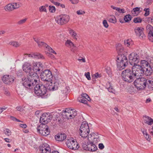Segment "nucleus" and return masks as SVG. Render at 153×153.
I'll return each mask as SVG.
<instances>
[{
  "label": "nucleus",
  "mask_w": 153,
  "mask_h": 153,
  "mask_svg": "<svg viewBox=\"0 0 153 153\" xmlns=\"http://www.w3.org/2000/svg\"><path fill=\"white\" fill-rule=\"evenodd\" d=\"M141 131L145 138L148 141H150L151 139V137L148 134L147 131V129L143 128L141 129Z\"/></svg>",
  "instance_id": "obj_26"
},
{
  "label": "nucleus",
  "mask_w": 153,
  "mask_h": 153,
  "mask_svg": "<svg viewBox=\"0 0 153 153\" xmlns=\"http://www.w3.org/2000/svg\"><path fill=\"white\" fill-rule=\"evenodd\" d=\"M145 64L144 61H141L140 65H136L132 67V71L135 79L140 78L143 75L142 67L146 66Z\"/></svg>",
  "instance_id": "obj_3"
},
{
  "label": "nucleus",
  "mask_w": 153,
  "mask_h": 153,
  "mask_svg": "<svg viewBox=\"0 0 153 153\" xmlns=\"http://www.w3.org/2000/svg\"><path fill=\"white\" fill-rule=\"evenodd\" d=\"M71 113V119L74 118L77 115V112L76 111H74V110H71V111H70Z\"/></svg>",
  "instance_id": "obj_40"
},
{
  "label": "nucleus",
  "mask_w": 153,
  "mask_h": 153,
  "mask_svg": "<svg viewBox=\"0 0 153 153\" xmlns=\"http://www.w3.org/2000/svg\"><path fill=\"white\" fill-rule=\"evenodd\" d=\"M79 131L80 135L82 137L86 138L88 136L90 130L87 122L85 121L82 122Z\"/></svg>",
  "instance_id": "obj_8"
},
{
  "label": "nucleus",
  "mask_w": 153,
  "mask_h": 153,
  "mask_svg": "<svg viewBox=\"0 0 153 153\" xmlns=\"http://www.w3.org/2000/svg\"><path fill=\"white\" fill-rule=\"evenodd\" d=\"M104 146L102 143H100L99 144V148L100 149H104Z\"/></svg>",
  "instance_id": "obj_64"
},
{
  "label": "nucleus",
  "mask_w": 153,
  "mask_h": 153,
  "mask_svg": "<svg viewBox=\"0 0 153 153\" xmlns=\"http://www.w3.org/2000/svg\"><path fill=\"white\" fill-rule=\"evenodd\" d=\"M39 10L40 12H46V9L45 6H42L39 8Z\"/></svg>",
  "instance_id": "obj_55"
},
{
  "label": "nucleus",
  "mask_w": 153,
  "mask_h": 153,
  "mask_svg": "<svg viewBox=\"0 0 153 153\" xmlns=\"http://www.w3.org/2000/svg\"><path fill=\"white\" fill-rule=\"evenodd\" d=\"M142 19L139 17H137L134 18L133 22L135 23H140L142 22Z\"/></svg>",
  "instance_id": "obj_43"
},
{
  "label": "nucleus",
  "mask_w": 153,
  "mask_h": 153,
  "mask_svg": "<svg viewBox=\"0 0 153 153\" xmlns=\"http://www.w3.org/2000/svg\"><path fill=\"white\" fill-rule=\"evenodd\" d=\"M81 96L82 97L86 99L88 101H90L91 100V99L89 96L86 94L82 93L81 95Z\"/></svg>",
  "instance_id": "obj_41"
},
{
  "label": "nucleus",
  "mask_w": 153,
  "mask_h": 153,
  "mask_svg": "<svg viewBox=\"0 0 153 153\" xmlns=\"http://www.w3.org/2000/svg\"><path fill=\"white\" fill-rule=\"evenodd\" d=\"M146 30L147 31L150 32L153 31V27L150 25H148L146 27Z\"/></svg>",
  "instance_id": "obj_44"
},
{
  "label": "nucleus",
  "mask_w": 153,
  "mask_h": 153,
  "mask_svg": "<svg viewBox=\"0 0 153 153\" xmlns=\"http://www.w3.org/2000/svg\"><path fill=\"white\" fill-rule=\"evenodd\" d=\"M33 69H32L33 71V72H37L39 71L41 68V64L39 63L35 62L33 64Z\"/></svg>",
  "instance_id": "obj_25"
},
{
  "label": "nucleus",
  "mask_w": 153,
  "mask_h": 153,
  "mask_svg": "<svg viewBox=\"0 0 153 153\" xmlns=\"http://www.w3.org/2000/svg\"><path fill=\"white\" fill-rule=\"evenodd\" d=\"M140 58L139 55L134 53H131L129 56V63L133 66L137 65L139 62Z\"/></svg>",
  "instance_id": "obj_14"
},
{
  "label": "nucleus",
  "mask_w": 153,
  "mask_h": 153,
  "mask_svg": "<svg viewBox=\"0 0 153 153\" xmlns=\"http://www.w3.org/2000/svg\"><path fill=\"white\" fill-rule=\"evenodd\" d=\"M78 100L79 102H82L84 104H86L88 102V100L82 97L80 98H78Z\"/></svg>",
  "instance_id": "obj_38"
},
{
  "label": "nucleus",
  "mask_w": 153,
  "mask_h": 153,
  "mask_svg": "<svg viewBox=\"0 0 153 153\" xmlns=\"http://www.w3.org/2000/svg\"><path fill=\"white\" fill-rule=\"evenodd\" d=\"M33 39L34 41L37 43L38 45L41 42L40 39L39 37H34Z\"/></svg>",
  "instance_id": "obj_53"
},
{
  "label": "nucleus",
  "mask_w": 153,
  "mask_h": 153,
  "mask_svg": "<svg viewBox=\"0 0 153 153\" xmlns=\"http://www.w3.org/2000/svg\"><path fill=\"white\" fill-rule=\"evenodd\" d=\"M76 13L78 15H79L83 14L85 13V12L82 10H80L77 11Z\"/></svg>",
  "instance_id": "obj_59"
},
{
  "label": "nucleus",
  "mask_w": 153,
  "mask_h": 153,
  "mask_svg": "<svg viewBox=\"0 0 153 153\" xmlns=\"http://www.w3.org/2000/svg\"><path fill=\"white\" fill-rule=\"evenodd\" d=\"M50 1L52 2L56 6H59L60 5V3L57 2L53 1V0H50Z\"/></svg>",
  "instance_id": "obj_63"
},
{
  "label": "nucleus",
  "mask_w": 153,
  "mask_h": 153,
  "mask_svg": "<svg viewBox=\"0 0 153 153\" xmlns=\"http://www.w3.org/2000/svg\"><path fill=\"white\" fill-rule=\"evenodd\" d=\"M140 8L136 7L133 8V10L131 11V12L132 14L136 15L138 13V12L140 10Z\"/></svg>",
  "instance_id": "obj_39"
},
{
  "label": "nucleus",
  "mask_w": 153,
  "mask_h": 153,
  "mask_svg": "<svg viewBox=\"0 0 153 153\" xmlns=\"http://www.w3.org/2000/svg\"><path fill=\"white\" fill-rule=\"evenodd\" d=\"M124 44L126 46L131 47L133 44V42L131 39H128L124 41Z\"/></svg>",
  "instance_id": "obj_30"
},
{
  "label": "nucleus",
  "mask_w": 153,
  "mask_h": 153,
  "mask_svg": "<svg viewBox=\"0 0 153 153\" xmlns=\"http://www.w3.org/2000/svg\"><path fill=\"white\" fill-rule=\"evenodd\" d=\"M28 77H23L22 78V83L28 91H32L36 83H39V77L34 80V78L31 76H28Z\"/></svg>",
  "instance_id": "obj_1"
},
{
  "label": "nucleus",
  "mask_w": 153,
  "mask_h": 153,
  "mask_svg": "<svg viewBox=\"0 0 153 153\" xmlns=\"http://www.w3.org/2000/svg\"><path fill=\"white\" fill-rule=\"evenodd\" d=\"M64 115L65 116V118L67 119H71V113L70 112H67L64 113Z\"/></svg>",
  "instance_id": "obj_49"
},
{
  "label": "nucleus",
  "mask_w": 153,
  "mask_h": 153,
  "mask_svg": "<svg viewBox=\"0 0 153 153\" xmlns=\"http://www.w3.org/2000/svg\"><path fill=\"white\" fill-rule=\"evenodd\" d=\"M69 1L73 4H76L79 1V0H69Z\"/></svg>",
  "instance_id": "obj_61"
},
{
  "label": "nucleus",
  "mask_w": 153,
  "mask_h": 153,
  "mask_svg": "<svg viewBox=\"0 0 153 153\" xmlns=\"http://www.w3.org/2000/svg\"><path fill=\"white\" fill-rule=\"evenodd\" d=\"M143 119L144 123L149 125H151L153 124V119L150 117L145 115L143 116Z\"/></svg>",
  "instance_id": "obj_22"
},
{
  "label": "nucleus",
  "mask_w": 153,
  "mask_h": 153,
  "mask_svg": "<svg viewBox=\"0 0 153 153\" xmlns=\"http://www.w3.org/2000/svg\"><path fill=\"white\" fill-rule=\"evenodd\" d=\"M108 21L111 23H115L117 22V19L115 16L113 15H110L108 17Z\"/></svg>",
  "instance_id": "obj_29"
},
{
  "label": "nucleus",
  "mask_w": 153,
  "mask_h": 153,
  "mask_svg": "<svg viewBox=\"0 0 153 153\" xmlns=\"http://www.w3.org/2000/svg\"><path fill=\"white\" fill-rule=\"evenodd\" d=\"M68 31L70 35L74 39L76 40H77L78 36L75 31L70 28H68Z\"/></svg>",
  "instance_id": "obj_21"
},
{
  "label": "nucleus",
  "mask_w": 153,
  "mask_h": 153,
  "mask_svg": "<svg viewBox=\"0 0 153 153\" xmlns=\"http://www.w3.org/2000/svg\"><path fill=\"white\" fill-rule=\"evenodd\" d=\"M17 92L19 95L22 97L25 95V92L22 87H18L16 89Z\"/></svg>",
  "instance_id": "obj_27"
},
{
  "label": "nucleus",
  "mask_w": 153,
  "mask_h": 153,
  "mask_svg": "<svg viewBox=\"0 0 153 153\" xmlns=\"http://www.w3.org/2000/svg\"><path fill=\"white\" fill-rule=\"evenodd\" d=\"M122 76L123 80L127 82H131L135 79L133 72L129 69H126L123 71Z\"/></svg>",
  "instance_id": "obj_5"
},
{
  "label": "nucleus",
  "mask_w": 153,
  "mask_h": 153,
  "mask_svg": "<svg viewBox=\"0 0 153 153\" xmlns=\"http://www.w3.org/2000/svg\"><path fill=\"white\" fill-rule=\"evenodd\" d=\"M15 79L13 76L8 75L4 76L2 80L5 84H10L14 82Z\"/></svg>",
  "instance_id": "obj_20"
},
{
  "label": "nucleus",
  "mask_w": 153,
  "mask_h": 153,
  "mask_svg": "<svg viewBox=\"0 0 153 153\" xmlns=\"http://www.w3.org/2000/svg\"><path fill=\"white\" fill-rule=\"evenodd\" d=\"M41 78L42 81L51 84V81L53 77L52 73L48 70H45L40 74Z\"/></svg>",
  "instance_id": "obj_10"
},
{
  "label": "nucleus",
  "mask_w": 153,
  "mask_h": 153,
  "mask_svg": "<svg viewBox=\"0 0 153 153\" xmlns=\"http://www.w3.org/2000/svg\"><path fill=\"white\" fill-rule=\"evenodd\" d=\"M39 151L41 153H51L49 145L45 143L43 144L40 146Z\"/></svg>",
  "instance_id": "obj_18"
},
{
  "label": "nucleus",
  "mask_w": 153,
  "mask_h": 153,
  "mask_svg": "<svg viewBox=\"0 0 153 153\" xmlns=\"http://www.w3.org/2000/svg\"><path fill=\"white\" fill-rule=\"evenodd\" d=\"M147 85L148 86L149 88H153V79L151 80H147Z\"/></svg>",
  "instance_id": "obj_37"
},
{
  "label": "nucleus",
  "mask_w": 153,
  "mask_h": 153,
  "mask_svg": "<svg viewBox=\"0 0 153 153\" xmlns=\"http://www.w3.org/2000/svg\"><path fill=\"white\" fill-rule=\"evenodd\" d=\"M53 117L52 114L48 113H44L41 117L40 119V122L41 124L46 125L48 123L50 122Z\"/></svg>",
  "instance_id": "obj_15"
},
{
  "label": "nucleus",
  "mask_w": 153,
  "mask_h": 153,
  "mask_svg": "<svg viewBox=\"0 0 153 153\" xmlns=\"http://www.w3.org/2000/svg\"><path fill=\"white\" fill-rule=\"evenodd\" d=\"M65 45L67 47H75L73 42L70 40H68L65 43Z\"/></svg>",
  "instance_id": "obj_35"
},
{
  "label": "nucleus",
  "mask_w": 153,
  "mask_h": 153,
  "mask_svg": "<svg viewBox=\"0 0 153 153\" xmlns=\"http://www.w3.org/2000/svg\"><path fill=\"white\" fill-rule=\"evenodd\" d=\"M147 83V79L143 77L136 79L134 82V85L139 90L144 89Z\"/></svg>",
  "instance_id": "obj_9"
},
{
  "label": "nucleus",
  "mask_w": 153,
  "mask_h": 153,
  "mask_svg": "<svg viewBox=\"0 0 153 153\" xmlns=\"http://www.w3.org/2000/svg\"><path fill=\"white\" fill-rule=\"evenodd\" d=\"M106 72L109 75H111V73L110 68L108 67L106 68Z\"/></svg>",
  "instance_id": "obj_57"
},
{
  "label": "nucleus",
  "mask_w": 153,
  "mask_h": 153,
  "mask_svg": "<svg viewBox=\"0 0 153 153\" xmlns=\"http://www.w3.org/2000/svg\"><path fill=\"white\" fill-rule=\"evenodd\" d=\"M49 10L50 12L54 13L56 10L54 6H49Z\"/></svg>",
  "instance_id": "obj_47"
},
{
  "label": "nucleus",
  "mask_w": 153,
  "mask_h": 153,
  "mask_svg": "<svg viewBox=\"0 0 153 153\" xmlns=\"http://www.w3.org/2000/svg\"><path fill=\"white\" fill-rule=\"evenodd\" d=\"M70 17L67 15L62 14L57 16L55 21L59 24L62 25L67 23L69 21Z\"/></svg>",
  "instance_id": "obj_11"
},
{
  "label": "nucleus",
  "mask_w": 153,
  "mask_h": 153,
  "mask_svg": "<svg viewBox=\"0 0 153 153\" xmlns=\"http://www.w3.org/2000/svg\"><path fill=\"white\" fill-rule=\"evenodd\" d=\"M106 87L109 92L113 93L115 92L114 89L113 88L112 86H111L110 82H108L107 83Z\"/></svg>",
  "instance_id": "obj_32"
},
{
  "label": "nucleus",
  "mask_w": 153,
  "mask_h": 153,
  "mask_svg": "<svg viewBox=\"0 0 153 153\" xmlns=\"http://www.w3.org/2000/svg\"><path fill=\"white\" fill-rule=\"evenodd\" d=\"M143 28L140 27L135 28L134 31L136 36L140 37V38L144 39L146 36L143 33Z\"/></svg>",
  "instance_id": "obj_17"
},
{
  "label": "nucleus",
  "mask_w": 153,
  "mask_h": 153,
  "mask_svg": "<svg viewBox=\"0 0 153 153\" xmlns=\"http://www.w3.org/2000/svg\"><path fill=\"white\" fill-rule=\"evenodd\" d=\"M111 7L113 10H114L117 11L118 13H123L126 12L125 10L124 9H121L120 7H115L113 5H111Z\"/></svg>",
  "instance_id": "obj_28"
},
{
  "label": "nucleus",
  "mask_w": 153,
  "mask_h": 153,
  "mask_svg": "<svg viewBox=\"0 0 153 153\" xmlns=\"http://www.w3.org/2000/svg\"><path fill=\"white\" fill-rule=\"evenodd\" d=\"M9 45H11L14 47H20L21 44L16 41L11 42L9 43Z\"/></svg>",
  "instance_id": "obj_33"
},
{
  "label": "nucleus",
  "mask_w": 153,
  "mask_h": 153,
  "mask_svg": "<svg viewBox=\"0 0 153 153\" xmlns=\"http://www.w3.org/2000/svg\"><path fill=\"white\" fill-rule=\"evenodd\" d=\"M148 36L149 40L153 42V31L149 32Z\"/></svg>",
  "instance_id": "obj_42"
},
{
  "label": "nucleus",
  "mask_w": 153,
  "mask_h": 153,
  "mask_svg": "<svg viewBox=\"0 0 153 153\" xmlns=\"http://www.w3.org/2000/svg\"><path fill=\"white\" fill-rule=\"evenodd\" d=\"M4 131L5 134L7 136H9L11 134V131L8 129L7 128L5 129Z\"/></svg>",
  "instance_id": "obj_50"
},
{
  "label": "nucleus",
  "mask_w": 153,
  "mask_h": 153,
  "mask_svg": "<svg viewBox=\"0 0 153 153\" xmlns=\"http://www.w3.org/2000/svg\"><path fill=\"white\" fill-rule=\"evenodd\" d=\"M85 75L88 80H91V78L90 77V73L89 72H88L87 73H85Z\"/></svg>",
  "instance_id": "obj_54"
},
{
  "label": "nucleus",
  "mask_w": 153,
  "mask_h": 153,
  "mask_svg": "<svg viewBox=\"0 0 153 153\" xmlns=\"http://www.w3.org/2000/svg\"><path fill=\"white\" fill-rule=\"evenodd\" d=\"M103 26L107 28L108 27V25L107 23V21L105 20H104L103 21Z\"/></svg>",
  "instance_id": "obj_56"
},
{
  "label": "nucleus",
  "mask_w": 153,
  "mask_h": 153,
  "mask_svg": "<svg viewBox=\"0 0 153 153\" xmlns=\"http://www.w3.org/2000/svg\"><path fill=\"white\" fill-rule=\"evenodd\" d=\"M131 16L130 14L126 15L124 16V20L125 21V22H127L131 20Z\"/></svg>",
  "instance_id": "obj_36"
},
{
  "label": "nucleus",
  "mask_w": 153,
  "mask_h": 153,
  "mask_svg": "<svg viewBox=\"0 0 153 153\" xmlns=\"http://www.w3.org/2000/svg\"><path fill=\"white\" fill-rule=\"evenodd\" d=\"M27 20V18H25L23 19L19 20L18 22V24L19 25H21L25 23Z\"/></svg>",
  "instance_id": "obj_52"
},
{
  "label": "nucleus",
  "mask_w": 153,
  "mask_h": 153,
  "mask_svg": "<svg viewBox=\"0 0 153 153\" xmlns=\"http://www.w3.org/2000/svg\"><path fill=\"white\" fill-rule=\"evenodd\" d=\"M12 4L13 6V7L14 8V9L18 8L20 7L19 4L16 3H13Z\"/></svg>",
  "instance_id": "obj_58"
},
{
  "label": "nucleus",
  "mask_w": 153,
  "mask_h": 153,
  "mask_svg": "<svg viewBox=\"0 0 153 153\" xmlns=\"http://www.w3.org/2000/svg\"><path fill=\"white\" fill-rule=\"evenodd\" d=\"M66 137V135L65 134H58L55 136V138L56 140L62 141L64 140Z\"/></svg>",
  "instance_id": "obj_23"
},
{
  "label": "nucleus",
  "mask_w": 153,
  "mask_h": 153,
  "mask_svg": "<svg viewBox=\"0 0 153 153\" xmlns=\"http://www.w3.org/2000/svg\"><path fill=\"white\" fill-rule=\"evenodd\" d=\"M144 10L145 11L144 14L145 16H148L149 14V8H146L144 9Z\"/></svg>",
  "instance_id": "obj_48"
},
{
  "label": "nucleus",
  "mask_w": 153,
  "mask_h": 153,
  "mask_svg": "<svg viewBox=\"0 0 153 153\" xmlns=\"http://www.w3.org/2000/svg\"><path fill=\"white\" fill-rule=\"evenodd\" d=\"M101 77V75L100 74H99L98 73H96L92 75V77L94 79L100 78Z\"/></svg>",
  "instance_id": "obj_45"
},
{
  "label": "nucleus",
  "mask_w": 153,
  "mask_h": 153,
  "mask_svg": "<svg viewBox=\"0 0 153 153\" xmlns=\"http://www.w3.org/2000/svg\"><path fill=\"white\" fill-rule=\"evenodd\" d=\"M68 148L73 150H76L79 147L78 144L73 138L68 139L66 143Z\"/></svg>",
  "instance_id": "obj_12"
},
{
  "label": "nucleus",
  "mask_w": 153,
  "mask_h": 153,
  "mask_svg": "<svg viewBox=\"0 0 153 153\" xmlns=\"http://www.w3.org/2000/svg\"><path fill=\"white\" fill-rule=\"evenodd\" d=\"M39 47H44V48H51V47L49 46L47 44L42 42H41L38 45Z\"/></svg>",
  "instance_id": "obj_34"
},
{
  "label": "nucleus",
  "mask_w": 153,
  "mask_h": 153,
  "mask_svg": "<svg viewBox=\"0 0 153 153\" xmlns=\"http://www.w3.org/2000/svg\"><path fill=\"white\" fill-rule=\"evenodd\" d=\"M68 90L67 88L66 87H65L63 90H61V92L63 95H66V93L68 92Z\"/></svg>",
  "instance_id": "obj_51"
},
{
  "label": "nucleus",
  "mask_w": 153,
  "mask_h": 153,
  "mask_svg": "<svg viewBox=\"0 0 153 153\" xmlns=\"http://www.w3.org/2000/svg\"><path fill=\"white\" fill-rule=\"evenodd\" d=\"M23 69L24 71L28 74V75L33 78L34 80H36V79L39 78L37 74L33 72V70L31 68V65L30 63L25 62L23 65Z\"/></svg>",
  "instance_id": "obj_6"
},
{
  "label": "nucleus",
  "mask_w": 153,
  "mask_h": 153,
  "mask_svg": "<svg viewBox=\"0 0 153 153\" xmlns=\"http://www.w3.org/2000/svg\"><path fill=\"white\" fill-rule=\"evenodd\" d=\"M29 57H32L36 59H44V56L40 53H31L28 54Z\"/></svg>",
  "instance_id": "obj_24"
},
{
  "label": "nucleus",
  "mask_w": 153,
  "mask_h": 153,
  "mask_svg": "<svg viewBox=\"0 0 153 153\" xmlns=\"http://www.w3.org/2000/svg\"><path fill=\"white\" fill-rule=\"evenodd\" d=\"M35 85V87L33 88L35 94L41 97L45 95L47 91L46 86L37 83Z\"/></svg>",
  "instance_id": "obj_7"
},
{
  "label": "nucleus",
  "mask_w": 153,
  "mask_h": 153,
  "mask_svg": "<svg viewBox=\"0 0 153 153\" xmlns=\"http://www.w3.org/2000/svg\"><path fill=\"white\" fill-rule=\"evenodd\" d=\"M141 61H144L145 63H146V66L142 67L143 70L144 71V74L147 76H150L152 72V68L147 66L148 63L147 61L145 60H142Z\"/></svg>",
  "instance_id": "obj_19"
},
{
  "label": "nucleus",
  "mask_w": 153,
  "mask_h": 153,
  "mask_svg": "<svg viewBox=\"0 0 153 153\" xmlns=\"http://www.w3.org/2000/svg\"><path fill=\"white\" fill-rule=\"evenodd\" d=\"M92 137L94 140L96 139L97 140V138L93 137L91 134L89 135L88 137V139L89 140L88 142H84L82 143V147L85 150H88L91 152H94L96 151L97 149V147L93 143L94 142L92 141L91 139Z\"/></svg>",
  "instance_id": "obj_2"
},
{
  "label": "nucleus",
  "mask_w": 153,
  "mask_h": 153,
  "mask_svg": "<svg viewBox=\"0 0 153 153\" xmlns=\"http://www.w3.org/2000/svg\"><path fill=\"white\" fill-rule=\"evenodd\" d=\"M4 9L7 11H11L14 10L13 4H7L4 7Z\"/></svg>",
  "instance_id": "obj_31"
},
{
  "label": "nucleus",
  "mask_w": 153,
  "mask_h": 153,
  "mask_svg": "<svg viewBox=\"0 0 153 153\" xmlns=\"http://www.w3.org/2000/svg\"><path fill=\"white\" fill-rule=\"evenodd\" d=\"M61 81H62V80L60 79L56 80L53 84L51 82V84L48 83H47V84L48 85V88L50 91H54L57 89L58 87L59 86V84L61 83Z\"/></svg>",
  "instance_id": "obj_16"
},
{
  "label": "nucleus",
  "mask_w": 153,
  "mask_h": 153,
  "mask_svg": "<svg viewBox=\"0 0 153 153\" xmlns=\"http://www.w3.org/2000/svg\"><path fill=\"white\" fill-rule=\"evenodd\" d=\"M10 118H11V120H12L14 121H16L19 122H20L21 121L20 120H19L18 119H17L16 117H13V116H11Z\"/></svg>",
  "instance_id": "obj_60"
},
{
  "label": "nucleus",
  "mask_w": 153,
  "mask_h": 153,
  "mask_svg": "<svg viewBox=\"0 0 153 153\" xmlns=\"http://www.w3.org/2000/svg\"><path fill=\"white\" fill-rule=\"evenodd\" d=\"M38 132L42 135L47 136L50 133L48 126L45 124H41L37 128Z\"/></svg>",
  "instance_id": "obj_13"
},
{
  "label": "nucleus",
  "mask_w": 153,
  "mask_h": 153,
  "mask_svg": "<svg viewBox=\"0 0 153 153\" xmlns=\"http://www.w3.org/2000/svg\"><path fill=\"white\" fill-rule=\"evenodd\" d=\"M77 59L78 61H82V62H85V59L82 57H79V58Z\"/></svg>",
  "instance_id": "obj_62"
},
{
  "label": "nucleus",
  "mask_w": 153,
  "mask_h": 153,
  "mask_svg": "<svg viewBox=\"0 0 153 153\" xmlns=\"http://www.w3.org/2000/svg\"><path fill=\"white\" fill-rule=\"evenodd\" d=\"M147 62L148 63V64H147V66L149 67H151L152 68H153V60H148Z\"/></svg>",
  "instance_id": "obj_46"
},
{
  "label": "nucleus",
  "mask_w": 153,
  "mask_h": 153,
  "mask_svg": "<svg viewBox=\"0 0 153 153\" xmlns=\"http://www.w3.org/2000/svg\"><path fill=\"white\" fill-rule=\"evenodd\" d=\"M117 59V67L119 70H121L125 68L128 64L127 58L124 55H119Z\"/></svg>",
  "instance_id": "obj_4"
}]
</instances>
